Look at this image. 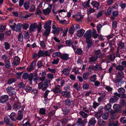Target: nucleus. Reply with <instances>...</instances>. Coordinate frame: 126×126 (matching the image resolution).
Instances as JSON below:
<instances>
[{
  "label": "nucleus",
  "instance_id": "obj_1",
  "mask_svg": "<svg viewBox=\"0 0 126 126\" xmlns=\"http://www.w3.org/2000/svg\"><path fill=\"white\" fill-rule=\"evenodd\" d=\"M50 81L48 79H45L43 83V82L39 83L38 84V88L39 89H42L43 91L46 90L48 86V83H50Z\"/></svg>",
  "mask_w": 126,
  "mask_h": 126
},
{
  "label": "nucleus",
  "instance_id": "obj_2",
  "mask_svg": "<svg viewBox=\"0 0 126 126\" xmlns=\"http://www.w3.org/2000/svg\"><path fill=\"white\" fill-rule=\"evenodd\" d=\"M28 79L30 81H31L33 79V80L34 81L37 80L38 77L37 76V73H36L33 74V73H31L28 75Z\"/></svg>",
  "mask_w": 126,
  "mask_h": 126
},
{
  "label": "nucleus",
  "instance_id": "obj_3",
  "mask_svg": "<svg viewBox=\"0 0 126 126\" xmlns=\"http://www.w3.org/2000/svg\"><path fill=\"white\" fill-rule=\"evenodd\" d=\"M86 122V120L84 119L83 120L82 118H79L78 119L76 124L78 126H83Z\"/></svg>",
  "mask_w": 126,
  "mask_h": 126
},
{
  "label": "nucleus",
  "instance_id": "obj_4",
  "mask_svg": "<svg viewBox=\"0 0 126 126\" xmlns=\"http://www.w3.org/2000/svg\"><path fill=\"white\" fill-rule=\"evenodd\" d=\"M91 34L92 30H89L87 31L85 33L84 35V36L86 40L90 39L91 38Z\"/></svg>",
  "mask_w": 126,
  "mask_h": 126
},
{
  "label": "nucleus",
  "instance_id": "obj_5",
  "mask_svg": "<svg viewBox=\"0 0 126 126\" xmlns=\"http://www.w3.org/2000/svg\"><path fill=\"white\" fill-rule=\"evenodd\" d=\"M6 91L7 93L10 95L14 94H15L14 89L11 86L8 87L6 89Z\"/></svg>",
  "mask_w": 126,
  "mask_h": 126
},
{
  "label": "nucleus",
  "instance_id": "obj_6",
  "mask_svg": "<svg viewBox=\"0 0 126 126\" xmlns=\"http://www.w3.org/2000/svg\"><path fill=\"white\" fill-rule=\"evenodd\" d=\"M37 27V23H34L31 24L29 28V33H30L32 32H34L35 29H36Z\"/></svg>",
  "mask_w": 126,
  "mask_h": 126
},
{
  "label": "nucleus",
  "instance_id": "obj_7",
  "mask_svg": "<svg viewBox=\"0 0 126 126\" xmlns=\"http://www.w3.org/2000/svg\"><path fill=\"white\" fill-rule=\"evenodd\" d=\"M20 58L18 56H15L13 60V62L12 64L13 66L18 65L20 62Z\"/></svg>",
  "mask_w": 126,
  "mask_h": 126
},
{
  "label": "nucleus",
  "instance_id": "obj_8",
  "mask_svg": "<svg viewBox=\"0 0 126 126\" xmlns=\"http://www.w3.org/2000/svg\"><path fill=\"white\" fill-rule=\"evenodd\" d=\"M8 98L9 97L7 95H2L0 98V102L1 103H3L7 101Z\"/></svg>",
  "mask_w": 126,
  "mask_h": 126
},
{
  "label": "nucleus",
  "instance_id": "obj_9",
  "mask_svg": "<svg viewBox=\"0 0 126 126\" xmlns=\"http://www.w3.org/2000/svg\"><path fill=\"white\" fill-rule=\"evenodd\" d=\"M22 107H23L21 105V104L19 103L18 101H17L16 103L14 105L13 107L16 110L20 109L22 108Z\"/></svg>",
  "mask_w": 126,
  "mask_h": 126
},
{
  "label": "nucleus",
  "instance_id": "obj_10",
  "mask_svg": "<svg viewBox=\"0 0 126 126\" xmlns=\"http://www.w3.org/2000/svg\"><path fill=\"white\" fill-rule=\"evenodd\" d=\"M110 46L111 47L110 51L112 53L113 52V51L114 50L115 46V42L114 40H112V41H110L109 42Z\"/></svg>",
  "mask_w": 126,
  "mask_h": 126
},
{
  "label": "nucleus",
  "instance_id": "obj_11",
  "mask_svg": "<svg viewBox=\"0 0 126 126\" xmlns=\"http://www.w3.org/2000/svg\"><path fill=\"white\" fill-rule=\"evenodd\" d=\"M70 68L68 66L67 68H64L61 72L65 76H68L69 75L70 71Z\"/></svg>",
  "mask_w": 126,
  "mask_h": 126
},
{
  "label": "nucleus",
  "instance_id": "obj_12",
  "mask_svg": "<svg viewBox=\"0 0 126 126\" xmlns=\"http://www.w3.org/2000/svg\"><path fill=\"white\" fill-rule=\"evenodd\" d=\"M65 104L69 106H72L73 105V101L70 99H67L64 101Z\"/></svg>",
  "mask_w": 126,
  "mask_h": 126
},
{
  "label": "nucleus",
  "instance_id": "obj_13",
  "mask_svg": "<svg viewBox=\"0 0 126 126\" xmlns=\"http://www.w3.org/2000/svg\"><path fill=\"white\" fill-rule=\"evenodd\" d=\"M51 23V21L50 20L47 21L45 23L44 27L45 29H50V25Z\"/></svg>",
  "mask_w": 126,
  "mask_h": 126
},
{
  "label": "nucleus",
  "instance_id": "obj_14",
  "mask_svg": "<svg viewBox=\"0 0 126 126\" xmlns=\"http://www.w3.org/2000/svg\"><path fill=\"white\" fill-rule=\"evenodd\" d=\"M60 86L59 85H57L54 89L52 90V91L55 94L60 93H61V90L60 89Z\"/></svg>",
  "mask_w": 126,
  "mask_h": 126
},
{
  "label": "nucleus",
  "instance_id": "obj_15",
  "mask_svg": "<svg viewBox=\"0 0 126 126\" xmlns=\"http://www.w3.org/2000/svg\"><path fill=\"white\" fill-rule=\"evenodd\" d=\"M52 6V5H50L49 8H48L46 9L43 10V12L45 15H47L49 14L51 11Z\"/></svg>",
  "mask_w": 126,
  "mask_h": 126
},
{
  "label": "nucleus",
  "instance_id": "obj_16",
  "mask_svg": "<svg viewBox=\"0 0 126 126\" xmlns=\"http://www.w3.org/2000/svg\"><path fill=\"white\" fill-rule=\"evenodd\" d=\"M96 122V121L94 118H92L89 120L88 122V125L89 126H94Z\"/></svg>",
  "mask_w": 126,
  "mask_h": 126
},
{
  "label": "nucleus",
  "instance_id": "obj_17",
  "mask_svg": "<svg viewBox=\"0 0 126 126\" xmlns=\"http://www.w3.org/2000/svg\"><path fill=\"white\" fill-rule=\"evenodd\" d=\"M94 54L96 55L95 56L97 57V58H98L101 57L102 56V54L101 52L100 49L95 50Z\"/></svg>",
  "mask_w": 126,
  "mask_h": 126
},
{
  "label": "nucleus",
  "instance_id": "obj_18",
  "mask_svg": "<svg viewBox=\"0 0 126 126\" xmlns=\"http://www.w3.org/2000/svg\"><path fill=\"white\" fill-rule=\"evenodd\" d=\"M85 32V31L83 29H81L77 31V35L79 37H81L83 34Z\"/></svg>",
  "mask_w": 126,
  "mask_h": 126
},
{
  "label": "nucleus",
  "instance_id": "obj_19",
  "mask_svg": "<svg viewBox=\"0 0 126 126\" xmlns=\"http://www.w3.org/2000/svg\"><path fill=\"white\" fill-rule=\"evenodd\" d=\"M75 17L76 20L78 22H81V20L83 18V16L81 15L80 14H77L76 15Z\"/></svg>",
  "mask_w": 126,
  "mask_h": 126
},
{
  "label": "nucleus",
  "instance_id": "obj_20",
  "mask_svg": "<svg viewBox=\"0 0 126 126\" xmlns=\"http://www.w3.org/2000/svg\"><path fill=\"white\" fill-rule=\"evenodd\" d=\"M97 57L95 56H92V57L89 58V62L90 63L94 62L97 60Z\"/></svg>",
  "mask_w": 126,
  "mask_h": 126
},
{
  "label": "nucleus",
  "instance_id": "obj_21",
  "mask_svg": "<svg viewBox=\"0 0 126 126\" xmlns=\"http://www.w3.org/2000/svg\"><path fill=\"white\" fill-rule=\"evenodd\" d=\"M60 58L63 60H68L69 58L68 54H61Z\"/></svg>",
  "mask_w": 126,
  "mask_h": 126
},
{
  "label": "nucleus",
  "instance_id": "obj_22",
  "mask_svg": "<svg viewBox=\"0 0 126 126\" xmlns=\"http://www.w3.org/2000/svg\"><path fill=\"white\" fill-rule=\"evenodd\" d=\"M79 114L83 118H86L87 117L89 116L87 113H85L83 111H81L79 112Z\"/></svg>",
  "mask_w": 126,
  "mask_h": 126
},
{
  "label": "nucleus",
  "instance_id": "obj_23",
  "mask_svg": "<svg viewBox=\"0 0 126 126\" xmlns=\"http://www.w3.org/2000/svg\"><path fill=\"white\" fill-rule=\"evenodd\" d=\"M16 114L14 112H12L10 115V117L11 119L13 121H16Z\"/></svg>",
  "mask_w": 126,
  "mask_h": 126
},
{
  "label": "nucleus",
  "instance_id": "obj_24",
  "mask_svg": "<svg viewBox=\"0 0 126 126\" xmlns=\"http://www.w3.org/2000/svg\"><path fill=\"white\" fill-rule=\"evenodd\" d=\"M119 98L113 96L111 97L110 99L109 102L111 103H113L118 101Z\"/></svg>",
  "mask_w": 126,
  "mask_h": 126
},
{
  "label": "nucleus",
  "instance_id": "obj_25",
  "mask_svg": "<svg viewBox=\"0 0 126 126\" xmlns=\"http://www.w3.org/2000/svg\"><path fill=\"white\" fill-rule=\"evenodd\" d=\"M111 104H109L105 106L104 109L106 110H108L109 112H111L112 110L111 108Z\"/></svg>",
  "mask_w": 126,
  "mask_h": 126
},
{
  "label": "nucleus",
  "instance_id": "obj_26",
  "mask_svg": "<svg viewBox=\"0 0 126 126\" xmlns=\"http://www.w3.org/2000/svg\"><path fill=\"white\" fill-rule=\"evenodd\" d=\"M62 95L63 96L67 98H69L70 95L69 93L66 91H63L62 92Z\"/></svg>",
  "mask_w": 126,
  "mask_h": 126
},
{
  "label": "nucleus",
  "instance_id": "obj_27",
  "mask_svg": "<svg viewBox=\"0 0 126 126\" xmlns=\"http://www.w3.org/2000/svg\"><path fill=\"white\" fill-rule=\"evenodd\" d=\"M4 121L5 122L7 125H12L13 124V123L10 121L9 118L7 117H4Z\"/></svg>",
  "mask_w": 126,
  "mask_h": 126
},
{
  "label": "nucleus",
  "instance_id": "obj_28",
  "mask_svg": "<svg viewBox=\"0 0 126 126\" xmlns=\"http://www.w3.org/2000/svg\"><path fill=\"white\" fill-rule=\"evenodd\" d=\"M24 6L25 10H28L30 7V3L28 1L25 2L24 4Z\"/></svg>",
  "mask_w": 126,
  "mask_h": 126
},
{
  "label": "nucleus",
  "instance_id": "obj_29",
  "mask_svg": "<svg viewBox=\"0 0 126 126\" xmlns=\"http://www.w3.org/2000/svg\"><path fill=\"white\" fill-rule=\"evenodd\" d=\"M36 61L34 60L32 62V63L30 65V69L33 70L34 69L35 66Z\"/></svg>",
  "mask_w": 126,
  "mask_h": 126
},
{
  "label": "nucleus",
  "instance_id": "obj_30",
  "mask_svg": "<svg viewBox=\"0 0 126 126\" xmlns=\"http://www.w3.org/2000/svg\"><path fill=\"white\" fill-rule=\"evenodd\" d=\"M92 4L94 7L97 8L99 6V3L96 1H93L92 2Z\"/></svg>",
  "mask_w": 126,
  "mask_h": 126
},
{
  "label": "nucleus",
  "instance_id": "obj_31",
  "mask_svg": "<svg viewBox=\"0 0 126 126\" xmlns=\"http://www.w3.org/2000/svg\"><path fill=\"white\" fill-rule=\"evenodd\" d=\"M23 37L22 33H19L18 37V41L19 42H22L23 40Z\"/></svg>",
  "mask_w": 126,
  "mask_h": 126
},
{
  "label": "nucleus",
  "instance_id": "obj_32",
  "mask_svg": "<svg viewBox=\"0 0 126 126\" xmlns=\"http://www.w3.org/2000/svg\"><path fill=\"white\" fill-rule=\"evenodd\" d=\"M46 30L44 32L43 35L45 37H47L49 34L50 29H45Z\"/></svg>",
  "mask_w": 126,
  "mask_h": 126
},
{
  "label": "nucleus",
  "instance_id": "obj_33",
  "mask_svg": "<svg viewBox=\"0 0 126 126\" xmlns=\"http://www.w3.org/2000/svg\"><path fill=\"white\" fill-rule=\"evenodd\" d=\"M5 66L7 68H9L11 67V65L9 60H7L6 61L5 63Z\"/></svg>",
  "mask_w": 126,
  "mask_h": 126
},
{
  "label": "nucleus",
  "instance_id": "obj_34",
  "mask_svg": "<svg viewBox=\"0 0 126 126\" xmlns=\"http://www.w3.org/2000/svg\"><path fill=\"white\" fill-rule=\"evenodd\" d=\"M22 25V24L19 23L16 25V32H20L21 31V28Z\"/></svg>",
  "mask_w": 126,
  "mask_h": 126
},
{
  "label": "nucleus",
  "instance_id": "obj_35",
  "mask_svg": "<svg viewBox=\"0 0 126 126\" xmlns=\"http://www.w3.org/2000/svg\"><path fill=\"white\" fill-rule=\"evenodd\" d=\"M19 88H24L25 86V84L22 82H20L18 84Z\"/></svg>",
  "mask_w": 126,
  "mask_h": 126
},
{
  "label": "nucleus",
  "instance_id": "obj_36",
  "mask_svg": "<svg viewBox=\"0 0 126 126\" xmlns=\"http://www.w3.org/2000/svg\"><path fill=\"white\" fill-rule=\"evenodd\" d=\"M109 114L108 113H105L102 115V118L106 120L109 117Z\"/></svg>",
  "mask_w": 126,
  "mask_h": 126
},
{
  "label": "nucleus",
  "instance_id": "obj_37",
  "mask_svg": "<svg viewBox=\"0 0 126 126\" xmlns=\"http://www.w3.org/2000/svg\"><path fill=\"white\" fill-rule=\"evenodd\" d=\"M96 75H94L91 76L90 78V80L92 82H94L96 79Z\"/></svg>",
  "mask_w": 126,
  "mask_h": 126
},
{
  "label": "nucleus",
  "instance_id": "obj_38",
  "mask_svg": "<svg viewBox=\"0 0 126 126\" xmlns=\"http://www.w3.org/2000/svg\"><path fill=\"white\" fill-rule=\"evenodd\" d=\"M74 31V26L73 25H72V26L70 28L69 30V33L71 34H72L73 33Z\"/></svg>",
  "mask_w": 126,
  "mask_h": 126
},
{
  "label": "nucleus",
  "instance_id": "obj_39",
  "mask_svg": "<svg viewBox=\"0 0 126 126\" xmlns=\"http://www.w3.org/2000/svg\"><path fill=\"white\" fill-rule=\"evenodd\" d=\"M37 56L38 58L41 57H44V51L42 50L39 51L37 54Z\"/></svg>",
  "mask_w": 126,
  "mask_h": 126
},
{
  "label": "nucleus",
  "instance_id": "obj_40",
  "mask_svg": "<svg viewBox=\"0 0 126 126\" xmlns=\"http://www.w3.org/2000/svg\"><path fill=\"white\" fill-rule=\"evenodd\" d=\"M60 28L57 27L56 29L52 31V32L54 34L58 33Z\"/></svg>",
  "mask_w": 126,
  "mask_h": 126
},
{
  "label": "nucleus",
  "instance_id": "obj_41",
  "mask_svg": "<svg viewBox=\"0 0 126 126\" xmlns=\"http://www.w3.org/2000/svg\"><path fill=\"white\" fill-rule=\"evenodd\" d=\"M77 44V42L76 41H74L72 42V47L74 50L76 49L77 47L76 46Z\"/></svg>",
  "mask_w": 126,
  "mask_h": 126
},
{
  "label": "nucleus",
  "instance_id": "obj_42",
  "mask_svg": "<svg viewBox=\"0 0 126 126\" xmlns=\"http://www.w3.org/2000/svg\"><path fill=\"white\" fill-rule=\"evenodd\" d=\"M116 70L120 71H122L124 69V68L121 65H119L116 66Z\"/></svg>",
  "mask_w": 126,
  "mask_h": 126
},
{
  "label": "nucleus",
  "instance_id": "obj_43",
  "mask_svg": "<svg viewBox=\"0 0 126 126\" xmlns=\"http://www.w3.org/2000/svg\"><path fill=\"white\" fill-rule=\"evenodd\" d=\"M118 92L121 94L125 93V89L122 88H119L118 89Z\"/></svg>",
  "mask_w": 126,
  "mask_h": 126
},
{
  "label": "nucleus",
  "instance_id": "obj_44",
  "mask_svg": "<svg viewBox=\"0 0 126 126\" xmlns=\"http://www.w3.org/2000/svg\"><path fill=\"white\" fill-rule=\"evenodd\" d=\"M61 54L60 52H55L52 55V56L54 57L56 56H57L58 57H61Z\"/></svg>",
  "mask_w": 126,
  "mask_h": 126
},
{
  "label": "nucleus",
  "instance_id": "obj_45",
  "mask_svg": "<svg viewBox=\"0 0 126 126\" xmlns=\"http://www.w3.org/2000/svg\"><path fill=\"white\" fill-rule=\"evenodd\" d=\"M37 66L38 67V68H40L41 67L43 66V62L42 61H38L37 64Z\"/></svg>",
  "mask_w": 126,
  "mask_h": 126
},
{
  "label": "nucleus",
  "instance_id": "obj_46",
  "mask_svg": "<svg viewBox=\"0 0 126 126\" xmlns=\"http://www.w3.org/2000/svg\"><path fill=\"white\" fill-rule=\"evenodd\" d=\"M95 71H97L98 70H101L102 69L101 66L99 64H96L95 66Z\"/></svg>",
  "mask_w": 126,
  "mask_h": 126
},
{
  "label": "nucleus",
  "instance_id": "obj_47",
  "mask_svg": "<svg viewBox=\"0 0 126 126\" xmlns=\"http://www.w3.org/2000/svg\"><path fill=\"white\" fill-rule=\"evenodd\" d=\"M95 66L93 65H90L88 68V70L89 72H91L92 70H95Z\"/></svg>",
  "mask_w": 126,
  "mask_h": 126
},
{
  "label": "nucleus",
  "instance_id": "obj_48",
  "mask_svg": "<svg viewBox=\"0 0 126 126\" xmlns=\"http://www.w3.org/2000/svg\"><path fill=\"white\" fill-rule=\"evenodd\" d=\"M15 79L13 78L10 79H9L7 82V84H10L13 83L15 82Z\"/></svg>",
  "mask_w": 126,
  "mask_h": 126
},
{
  "label": "nucleus",
  "instance_id": "obj_49",
  "mask_svg": "<svg viewBox=\"0 0 126 126\" xmlns=\"http://www.w3.org/2000/svg\"><path fill=\"white\" fill-rule=\"evenodd\" d=\"M28 73L26 72L24 73L22 76V77L24 79H27L28 77Z\"/></svg>",
  "mask_w": 126,
  "mask_h": 126
},
{
  "label": "nucleus",
  "instance_id": "obj_50",
  "mask_svg": "<svg viewBox=\"0 0 126 126\" xmlns=\"http://www.w3.org/2000/svg\"><path fill=\"white\" fill-rule=\"evenodd\" d=\"M122 80L121 79H119V78L117 77L114 79V82L116 83H117V82L121 83V81Z\"/></svg>",
  "mask_w": 126,
  "mask_h": 126
},
{
  "label": "nucleus",
  "instance_id": "obj_51",
  "mask_svg": "<svg viewBox=\"0 0 126 126\" xmlns=\"http://www.w3.org/2000/svg\"><path fill=\"white\" fill-rule=\"evenodd\" d=\"M98 124L99 125H103L105 124V122L102 120L99 119L98 122Z\"/></svg>",
  "mask_w": 126,
  "mask_h": 126
},
{
  "label": "nucleus",
  "instance_id": "obj_52",
  "mask_svg": "<svg viewBox=\"0 0 126 126\" xmlns=\"http://www.w3.org/2000/svg\"><path fill=\"white\" fill-rule=\"evenodd\" d=\"M124 43H122V42H121L119 44V46L117 47V48L119 49H120L124 47Z\"/></svg>",
  "mask_w": 126,
  "mask_h": 126
},
{
  "label": "nucleus",
  "instance_id": "obj_53",
  "mask_svg": "<svg viewBox=\"0 0 126 126\" xmlns=\"http://www.w3.org/2000/svg\"><path fill=\"white\" fill-rule=\"evenodd\" d=\"M115 58L114 55L113 54L110 55L109 58L111 61H113Z\"/></svg>",
  "mask_w": 126,
  "mask_h": 126
},
{
  "label": "nucleus",
  "instance_id": "obj_54",
  "mask_svg": "<svg viewBox=\"0 0 126 126\" xmlns=\"http://www.w3.org/2000/svg\"><path fill=\"white\" fill-rule=\"evenodd\" d=\"M50 56V53L47 51H44V57L49 56Z\"/></svg>",
  "mask_w": 126,
  "mask_h": 126
},
{
  "label": "nucleus",
  "instance_id": "obj_55",
  "mask_svg": "<svg viewBox=\"0 0 126 126\" xmlns=\"http://www.w3.org/2000/svg\"><path fill=\"white\" fill-rule=\"evenodd\" d=\"M47 78L49 79H52L54 78V75L53 74L51 73H48L47 75Z\"/></svg>",
  "mask_w": 126,
  "mask_h": 126
},
{
  "label": "nucleus",
  "instance_id": "obj_56",
  "mask_svg": "<svg viewBox=\"0 0 126 126\" xmlns=\"http://www.w3.org/2000/svg\"><path fill=\"white\" fill-rule=\"evenodd\" d=\"M48 70L49 72L52 73H55L56 72V70L55 68L51 69L50 68H48Z\"/></svg>",
  "mask_w": 126,
  "mask_h": 126
},
{
  "label": "nucleus",
  "instance_id": "obj_57",
  "mask_svg": "<svg viewBox=\"0 0 126 126\" xmlns=\"http://www.w3.org/2000/svg\"><path fill=\"white\" fill-rule=\"evenodd\" d=\"M32 89V88L31 87L29 86H26L25 88V90L27 92L30 91Z\"/></svg>",
  "mask_w": 126,
  "mask_h": 126
},
{
  "label": "nucleus",
  "instance_id": "obj_58",
  "mask_svg": "<svg viewBox=\"0 0 126 126\" xmlns=\"http://www.w3.org/2000/svg\"><path fill=\"white\" fill-rule=\"evenodd\" d=\"M65 43L66 45L68 46H70L71 45H72V41L71 40H66V41Z\"/></svg>",
  "mask_w": 126,
  "mask_h": 126
},
{
  "label": "nucleus",
  "instance_id": "obj_59",
  "mask_svg": "<svg viewBox=\"0 0 126 126\" xmlns=\"http://www.w3.org/2000/svg\"><path fill=\"white\" fill-rule=\"evenodd\" d=\"M116 111H114L110 113V117L111 118H114V116L116 115Z\"/></svg>",
  "mask_w": 126,
  "mask_h": 126
},
{
  "label": "nucleus",
  "instance_id": "obj_60",
  "mask_svg": "<svg viewBox=\"0 0 126 126\" xmlns=\"http://www.w3.org/2000/svg\"><path fill=\"white\" fill-rule=\"evenodd\" d=\"M119 5L122 8H125L126 6V4L124 3L122 1H121Z\"/></svg>",
  "mask_w": 126,
  "mask_h": 126
},
{
  "label": "nucleus",
  "instance_id": "obj_61",
  "mask_svg": "<svg viewBox=\"0 0 126 126\" xmlns=\"http://www.w3.org/2000/svg\"><path fill=\"white\" fill-rule=\"evenodd\" d=\"M45 110L43 108H41L40 109L39 111V113H40L42 115H44L45 114Z\"/></svg>",
  "mask_w": 126,
  "mask_h": 126
},
{
  "label": "nucleus",
  "instance_id": "obj_62",
  "mask_svg": "<svg viewBox=\"0 0 126 126\" xmlns=\"http://www.w3.org/2000/svg\"><path fill=\"white\" fill-rule=\"evenodd\" d=\"M61 122L63 124H66L68 122V120L66 118H64L60 120Z\"/></svg>",
  "mask_w": 126,
  "mask_h": 126
},
{
  "label": "nucleus",
  "instance_id": "obj_63",
  "mask_svg": "<svg viewBox=\"0 0 126 126\" xmlns=\"http://www.w3.org/2000/svg\"><path fill=\"white\" fill-rule=\"evenodd\" d=\"M59 61V60L58 59H54L53 61L52 62V63L53 64H57Z\"/></svg>",
  "mask_w": 126,
  "mask_h": 126
},
{
  "label": "nucleus",
  "instance_id": "obj_64",
  "mask_svg": "<svg viewBox=\"0 0 126 126\" xmlns=\"http://www.w3.org/2000/svg\"><path fill=\"white\" fill-rule=\"evenodd\" d=\"M120 121L121 123H126V119L125 117H122L120 119Z\"/></svg>",
  "mask_w": 126,
  "mask_h": 126
}]
</instances>
